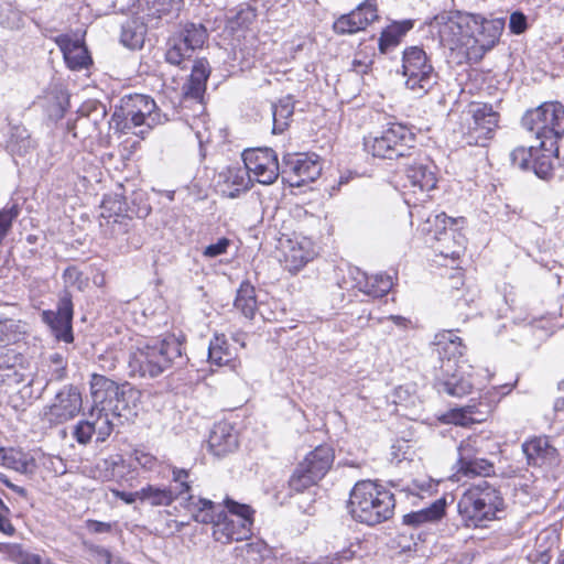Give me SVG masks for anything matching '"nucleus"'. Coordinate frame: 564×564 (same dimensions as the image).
Returning <instances> with one entry per match:
<instances>
[{
	"mask_svg": "<svg viewBox=\"0 0 564 564\" xmlns=\"http://www.w3.org/2000/svg\"><path fill=\"white\" fill-rule=\"evenodd\" d=\"M87 529L93 533H107L111 530V524L97 520H88Z\"/></svg>",
	"mask_w": 564,
	"mask_h": 564,
	"instance_id": "nucleus-64",
	"label": "nucleus"
},
{
	"mask_svg": "<svg viewBox=\"0 0 564 564\" xmlns=\"http://www.w3.org/2000/svg\"><path fill=\"white\" fill-rule=\"evenodd\" d=\"M252 177L246 166H229L217 177V188L223 196L236 198L251 186Z\"/></svg>",
	"mask_w": 564,
	"mask_h": 564,
	"instance_id": "nucleus-20",
	"label": "nucleus"
},
{
	"mask_svg": "<svg viewBox=\"0 0 564 564\" xmlns=\"http://www.w3.org/2000/svg\"><path fill=\"white\" fill-rule=\"evenodd\" d=\"M468 115V142L485 145L498 127L499 115L487 104L471 105Z\"/></svg>",
	"mask_w": 564,
	"mask_h": 564,
	"instance_id": "nucleus-13",
	"label": "nucleus"
},
{
	"mask_svg": "<svg viewBox=\"0 0 564 564\" xmlns=\"http://www.w3.org/2000/svg\"><path fill=\"white\" fill-rule=\"evenodd\" d=\"M432 247L436 252L445 258L457 259L465 249V238L452 228Z\"/></svg>",
	"mask_w": 564,
	"mask_h": 564,
	"instance_id": "nucleus-35",
	"label": "nucleus"
},
{
	"mask_svg": "<svg viewBox=\"0 0 564 564\" xmlns=\"http://www.w3.org/2000/svg\"><path fill=\"white\" fill-rule=\"evenodd\" d=\"M377 19L378 10L375 0H365L355 10L337 19L334 29L339 34H352L365 30Z\"/></svg>",
	"mask_w": 564,
	"mask_h": 564,
	"instance_id": "nucleus-17",
	"label": "nucleus"
},
{
	"mask_svg": "<svg viewBox=\"0 0 564 564\" xmlns=\"http://www.w3.org/2000/svg\"><path fill=\"white\" fill-rule=\"evenodd\" d=\"M236 357V349L232 348L225 335L216 334L209 343L208 359L212 365L225 366Z\"/></svg>",
	"mask_w": 564,
	"mask_h": 564,
	"instance_id": "nucleus-33",
	"label": "nucleus"
},
{
	"mask_svg": "<svg viewBox=\"0 0 564 564\" xmlns=\"http://www.w3.org/2000/svg\"><path fill=\"white\" fill-rule=\"evenodd\" d=\"M208 446L210 452L217 457H224L232 453L238 447V436L231 424L219 422L214 425Z\"/></svg>",
	"mask_w": 564,
	"mask_h": 564,
	"instance_id": "nucleus-24",
	"label": "nucleus"
},
{
	"mask_svg": "<svg viewBox=\"0 0 564 564\" xmlns=\"http://www.w3.org/2000/svg\"><path fill=\"white\" fill-rule=\"evenodd\" d=\"M148 26L134 14L121 26L120 42L128 48H141L144 44Z\"/></svg>",
	"mask_w": 564,
	"mask_h": 564,
	"instance_id": "nucleus-30",
	"label": "nucleus"
},
{
	"mask_svg": "<svg viewBox=\"0 0 564 564\" xmlns=\"http://www.w3.org/2000/svg\"><path fill=\"white\" fill-rule=\"evenodd\" d=\"M464 368H457L452 373H442V389L449 395L464 397L471 391L473 382L465 377Z\"/></svg>",
	"mask_w": 564,
	"mask_h": 564,
	"instance_id": "nucleus-31",
	"label": "nucleus"
},
{
	"mask_svg": "<svg viewBox=\"0 0 564 564\" xmlns=\"http://www.w3.org/2000/svg\"><path fill=\"white\" fill-rule=\"evenodd\" d=\"M175 35L194 52L203 47L208 36L206 28L200 23H186Z\"/></svg>",
	"mask_w": 564,
	"mask_h": 564,
	"instance_id": "nucleus-43",
	"label": "nucleus"
},
{
	"mask_svg": "<svg viewBox=\"0 0 564 564\" xmlns=\"http://www.w3.org/2000/svg\"><path fill=\"white\" fill-rule=\"evenodd\" d=\"M290 166L289 182L292 186H303L308 182L315 181L322 172V165L317 160L310 158H299L286 162Z\"/></svg>",
	"mask_w": 564,
	"mask_h": 564,
	"instance_id": "nucleus-26",
	"label": "nucleus"
},
{
	"mask_svg": "<svg viewBox=\"0 0 564 564\" xmlns=\"http://www.w3.org/2000/svg\"><path fill=\"white\" fill-rule=\"evenodd\" d=\"M529 465L552 466L557 463V449L545 436L533 437L522 445Z\"/></svg>",
	"mask_w": 564,
	"mask_h": 564,
	"instance_id": "nucleus-22",
	"label": "nucleus"
},
{
	"mask_svg": "<svg viewBox=\"0 0 564 564\" xmlns=\"http://www.w3.org/2000/svg\"><path fill=\"white\" fill-rule=\"evenodd\" d=\"M90 392L95 404L116 417L131 420L137 415L140 392L131 387H119L113 380L94 373Z\"/></svg>",
	"mask_w": 564,
	"mask_h": 564,
	"instance_id": "nucleus-5",
	"label": "nucleus"
},
{
	"mask_svg": "<svg viewBox=\"0 0 564 564\" xmlns=\"http://www.w3.org/2000/svg\"><path fill=\"white\" fill-rule=\"evenodd\" d=\"M413 26L412 21L405 20L401 22H394L387 26L379 39V50L381 53H387L390 48L395 47L400 40L408 31Z\"/></svg>",
	"mask_w": 564,
	"mask_h": 564,
	"instance_id": "nucleus-36",
	"label": "nucleus"
},
{
	"mask_svg": "<svg viewBox=\"0 0 564 564\" xmlns=\"http://www.w3.org/2000/svg\"><path fill=\"white\" fill-rule=\"evenodd\" d=\"M140 495L141 502L148 503L151 507H167L175 501L174 494L169 487L148 485L140 489Z\"/></svg>",
	"mask_w": 564,
	"mask_h": 564,
	"instance_id": "nucleus-40",
	"label": "nucleus"
},
{
	"mask_svg": "<svg viewBox=\"0 0 564 564\" xmlns=\"http://www.w3.org/2000/svg\"><path fill=\"white\" fill-rule=\"evenodd\" d=\"M470 22H473V14H448L442 13L436 15L430 23V31L433 36H437L440 43L444 47L454 51L457 48H471L469 35Z\"/></svg>",
	"mask_w": 564,
	"mask_h": 564,
	"instance_id": "nucleus-9",
	"label": "nucleus"
},
{
	"mask_svg": "<svg viewBox=\"0 0 564 564\" xmlns=\"http://www.w3.org/2000/svg\"><path fill=\"white\" fill-rule=\"evenodd\" d=\"M455 473L453 475V479L455 481H460L464 477L473 478L476 476L488 477L495 474L494 464L486 458H476L470 459V464L467 467L462 464H455Z\"/></svg>",
	"mask_w": 564,
	"mask_h": 564,
	"instance_id": "nucleus-34",
	"label": "nucleus"
},
{
	"mask_svg": "<svg viewBox=\"0 0 564 564\" xmlns=\"http://www.w3.org/2000/svg\"><path fill=\"white\" fill-rule=\"evenodd\" d=\"M83 398L79 389L73 384L63 387L52 403L43 409L42 415L52 425L63 424L79 414Z\"/></svg>",
	"mask_w": 564,
	"mask_h": 564,
	"instance_id": "nucleus-11",
	"label": "nucleus"
},
{
	"mask_svg": "<svg viewBox=\"0 0 564 564\" xmlns=\"http://www.w3.org/2000/svg\"><path fill=\"white\" fill-rule=\"evenodd\" d=\"M522 127L532 133L539 148L549 153L558 151L557 141L564 134V106L560 102H544L528 110L521 120Z\"/></svg>",
	"mask_w": 564,
	"mask_h": 564,
	"instance_id": "nucleus-4",
	"label": "nucleus"
},
{
	"mask_svg": "<svg viewBox=\"0 0 564 564\" xmlns=\"http://www.w3.org/2000/svg\"><path fill=\"white\" fill-rule=\"evenodd\" d=\"M42 319L46 323L57 340L72 343L74 340L72 332L73 303L68 296H63L58 301L57 311H44Z\"/></svg>",
	"mask_w": 564,
	"mask_h": 564,
	"instance_id": "nucleus-18",
	"label": "nucleus"
},
{
	"mask_svg": "<svg viewBox=\"0 0 564 564\" xmlns=\"http://www.w3.org/2000/svg\"><path fill=\"white\" fill-rule=\"evenodd\" d=\"M402 69L406 87L420 97L427 94L437 82V75L421 47L411 46L403 52Z\"/></svg>",
	"mask_w": 564,
	"mask_h": 564,
	"instance_id": "nucleus-10",
	"label": "nucleus"
},
{
	"mask_svg": "<svg viewBox=\"0 0 564 564\" xmlns=\"http://www.w3.org/2000/svg\"><path fill=\"white\" fill-rule=\"evenodd\" d=\"M133 458L140 467L149 471L153 470L158 465L156 458L152 454L144 451L135 449L133 453Z\"/></svg>",
	"mask_w": 564,
	"mask_h": 564,
	"instance_id": "nucleus-61",
	"label": "nucleus"
},
{
	"mask_svg": "<svg viewBox=\"0 0 564 564\" xmlns=\"http://www.w3.org/2000/svg\"><path fill=\"white\" fill-rule=\"evenodd\" d=\"M485 444L486 438L480 435H471L463 440L457 447L458 458L456 464L464 463L467 467L470 459L479 458V455L484 453Z\"/></svg>",
	"mask_w": 564,
	"mask_h": 564,
	"instance_id": "nucleus-38",
	"label": "nucleus"
},
{
	"mask_svg": "<svg viewBox=\"0 0 564 564\" xmlns=\"http://www.w3.org/2000/svg\"><path fill=\"white\" fill-rule=\"evenodd\" d=\"M172 481L174 485L169 486V489L174 494V499L182 498L191 490L189 473L184 468H172Z\"/></svg>",
	"mask_w": 564,
	"mask_h": 564,
	"instance_id": "nucleus-50",
	"label": "nucleus"
},
{
	"mask_svg": "<svg viewBox=\"0 0 564 564\" xmlns=\"http://www.w3.org/2000/svg\"><path fill=\"white\" fill-rule=\"evenodd\" d=\"M318 480L319 479L315 477L310 469L300 464L291 476L289 484L292 490L302 492L315 485Z\"/></svg>",
	"mask_w": 564,
	"mask_h": 564,
	"instance_id": "nucleus-49",
	"label": "nucleus"
},
{
	"mask_svg": "<svg viewBox=\"0 0 564 564\" xmlns=\"http://www.w3.org/2000/svg\"><path fill=\"white\" fill-rule=\"evenodd\" d=\"M414 134L402 123H390L378 135L365 140L366 149L377 158L397 160L411 158L414 151Z\"/></svg>",
	"mask_w": 564,
	"mask_h": 564,
	"instance_id": "nucleus-7",
	"label": "nucleus"
},
{
	"mask_svg": "<svg viewBox=\"0 0 564 564\" xmlns=\"http://www.w3.org/2000/svg\"><path fill=\"white\" fill-rule=\"evenodd\" d=\"M434 345L437 347L442 360L441 372L452 373L457 368H464L465 362L460 360L465 352L462 339L453 330H442L434 336Z\"/></svg>",
	"mask_w": 564,
	"mask_h": 564,
	"instance_id": "nucleus-16",
	"label": "nucleus"
},
{
	"mask_svg": "<svg viewBox=\"0 0 564 564\" xmlns=\"http://www.w3.org/2000/svg\"><path fill=\"white\" fill-rule=\"evenodd\" d=\"M435 166L425 156L419 155L408 164L405 174L412 187L420 191H431L436 186Z\"/></svg>",
	"mask_w": 564,
	"mask_h": 564,
	"instance_id": "nucleus-23",
	"label": "nucleus"
},
{
	"mask_svg": "<svg viewBox=\"0 0 564 564\" xmlns=\"http://www.w3.org/2000/svg\"><path fill=\"white\" fill-rule=\"evenodd\" d=\"M184 508L191 513L192 518L196 522L205 524L212 523L214 525L213 529L216 528L218 514L224 511L219 505L212 500L196 498L192 495H188L185 498Z\"/></svg>",
	"mask_w": 564,
	"mask_h": 564,
	"instance_id": "nucleus-25",
	"label": "nucleus"
},
{
	"mask_svg": "<svg viewBox=\"0 0 564 564\" xmlns=\"http://www.w3.org/2000/svg\"><path fill=\"white\" fill-rule=\"evenodd\" d=\"M235 307L247 318H253L257 312L256 290L249 282L241 283L235 300Z\"/></svg>",
	"mask_w": 564,
	"mask_h": 564,
	"instance_id": "nucleus-42",
	"label": "nucleus"
},
{
	"mask_svg": "<svg viewBox=\"0 0 564 564\" xmlns=\"http://www.w3.org/2000/svg\"><path fill=\"white\" fill-rule=\"evenodd\" d=\"M95 434V427L91 419H87L84 421H79L73 432L74 438L82 445H86L91 441L93 435Z\"/></svg>",
	"mask_w": 564,
	"mask_h": 564,
	"instance_id": "nucleus-56",
	"label": "nucleus"
},
{
	"mask_svg": "<svg viewBox=\"0 0 564 564\" xmlns=\"http://www.w3.org/2000/svg\"><path fill=\"white\" fill-rule=\"evenodd\" d=\"M56 43L63 52L64 59L70 69H82L89 65L90 57L83 43L73 41L68 35L58 36Z\"/></svg>",
	"mask_w": 564,
	"mask_h": 564,
	"instance_id": "nucleus-27",
	"label": "nucleus"
},
{
	"mask_svg": "<svg viewBox=\"0 0 564 564\" xmlns=\"http://www.w3.org/2000/svg\"><path fill=\"white\" fill-rule=\"evenodd\" d=\"M334 458V449L328 445H321L307 454L301 464L321 480L330 469Z\"/></svg>",
	"mask_w": 564,
	"mask_h": 564,
	"instance_id": "nucleus-28",
	"label": "nucleus"
},
{
	"mask_svg": "<svg viewBox=\"0 0 564 564\" xmlns=\"http://www.w3.org/2000/svg\"><path fill=\"white\" fill-rule=\"evenodd\" d=\"M193 54L194 51L189 48L182 39L177 37L175 34L170 37L165 53L167 63L180 66L184 61L189 59Z\"/></svg>",
	"mask_w": 564,
	"mask_h": 564,
	"instance_id": "nucleus-45",
	"label": "nucleus"
},
{
	"mask_svg": "<svg viewBox=\"0 0 564 564\" xmlns=\"http://www.w3.org/2000/svg\"><path fill=\"white\" fill-rule=\"evenodd\" d=\"M22 361V356L13 350H7L0 354V373H6L10 368H14Z\"/></svg>",
	"mask_w": 564,
	"mask_h": 564,
	"instance_id": "nucleus-59",
	"label": "nucleus"
},
{
	"mask_svg": "<svg viewBox=\"0 0 564 564\" xmlns=\"http://www.w3.org/2000/svg\"><path fill=\"white\" fill-rule=\"evenodd\" d=\"M0 25L6 29L18 30L23 25V15L10 3H6L0 7Z\"/></svg>",
	"mask_w": 564,
	"mask_h": 564,
	"instance_id": "nucleus-52",
	"label": "nucleus"
},
{
	"mask_svg": "<svg viewBox=\"0 0 564 564\" xmlns=\"http://www.w3.org/2000/svg\"><path fill=\"white\" fill-rule=\"evenodd\" d=\"M109 415L110 414L108 412L102 411V408L99 404H95L90 411L89 419L93 421L97 442H105L112 433L113 423Z\"/></svg>",
	"mask_w": 564,
	"mask_h": 564,
	"instance_id": "nucleus-44",
	"label": "nucleus"
},
{
	"mask_svg": "<svg viewBox=\"0 0 564 564\" xmlns=\"http://www.w3.org/2000/svg\"><path fill=\"white\" fill-rule=\"evenodd\" d=\"M556 154L557 152L549 153L545 150H538L531 167L539 177L546 178L550 175L552 170L551 156Z\"/></svg>",
	"mask_w": 564,
	"mask_h": 564,
	"instance_id": "nucleus-54",
	"label": "nucleus"
},
{
	"mask_svg": "<svg viewBox=\"0 0 564 564\" xmlns=\"http://www.w3.org/2000/svg\"><path fill=\"white\" fill-rule=\"evenodd\" d=\"M182 7V0H137L133 14L148 28H156L177 18Z\"/></svg>",
	"mask_w": 564,
	"mask_h": 564,
	"instance_id": "nucleus-14",
	"label": "nucleus"
},
{
	"mask_svg": "<svg viewBox=\"0 0 564 564\" xmlns=\"http://www.w3.org/2000/svg\"><path fill=\"white\" fill-rule=\"evenodd\" d=\"M456 220L446 216L445 213L429 215L422 224V232L426 234L438 242L445 234L452 229Z\"/></svg>",
	"mask_w": 564,
	"mask_h": 564,
	"instance_id": "nucleus-37",
	"label": "nucleus"
},
{
	"mask_svg": "<svg viewBox=\"0 0 564 564\" xmlns=\"http://www.w3.org/2000/svg\"><path fill=\"white\" fill-rule=\"evenodd\" d=\"M230 246V240L228 238H220L217 242L207 246L203 250V256L205 258H216L227 252Z\"/></svg>",
	"mask_w": 564,
	"mask_h": 564,
	"instance_id": "nucleus-60",
	"label": "nucleus"
},
{
	"mask_svg": "<svg viewBox=\"0 0 564 564\" xmlns=\"http://www.w3.org/2000/svg\"><path fill=\"white\" fill-rule=\"evenodd\" d=\"M539 143L536 145L527 147H518L510 153V159L512 165L527 170L532 166L534 155L538 153Z\"/></svg>",
	"mask_w": 564,
	"mask_h": 564,
	"instance_id": "nucleus-51",
	"label": "nucleus"
},
{
	"mask_svg": "<svg viewBox=\"0 0 564 564\" xmlns=\"http://www.w3.org/2000/svg\"><path fill=\"white\" fill-rule=\"evenodd\" d=\"M242 160L248 173L260 184H272L279 176L278 156L272 149L246 150Z\"/></svg>",
	"mask_w": 564,
	"mask_h": 564,
	"instance_id": "nucleus-12",
	"label": "nucleus"
},
{
	"mask_svg": "<svg viewBox=\"0 0 564 564\" xmlns=\"http://www.w3.org/2000/svg\"><path fill=\"white\" fill-rule=\"evenodd\" d=\"M503 30V22L499 19L488 20L473 14L469 35H471V48L478 46L482 53L491 50L499 40Z\"/></svg>",
	"mask_w": 564,
	"mask_h": 564,
	"instance_id": "nucleus-19",
	"label": "nucleus"
},
{
	"mask_svg": "<svg viewBox=\"0 0 564 564\" xmlns=\"http://www.w3.org/2000/svg\"><path fill=\"white\" fill-rule=\"evenodd\" d=\"M113 116L122 120L123 129L141 138L167 120L154 99L141 94L123 96Z\"/></svg>",
	"mask_w": 564,
	"mask_h": 564,
	"instance_id": "nucleus-6",
	"label": "nucleus"
},
{
	"mask_svg": "<svg viewBox=\"0 0 564 564\" xmlns=\"http://www.w3.org/2000/svg\"><path fill=\"white\" fill-rule=\"evenodd\" d=\"M224 505L230 516L224 511L218 514L216 528L213 530L215 540L221 543H229L231 541L249 539L253 524V510L251 507L239 503L230 498H226Z\"/></svg>",
	"mask_w": 564,
	"mask_h": 564,
	"instance_id": "nucleus-8",
	"label": "nucleus"
},
{
	"mask_svg": "<svg viewBox=\"0 0 564 564\" xmlns=\"http://www.w3.org/2000/svg\"><path fill=\"white\" fill-rule=\"evenodd\" d=\"M106 226V234L113 238H118L120 235H124L128 232L129 219L126 217H121V219L117 217L113 220L108 219Z\"/></svg>",
	"mask_w": 564,
	"mask_h": 564,
	"instance_id": "nucleus-57",
	"label": "nucleus"
},
{
	"mask_svg": "<svg viewBox=\"0 0 564 564\" xmlns=\"http://www.w3.org/2000/svg\"><path fill=\"white\" fill-rule=\"evenodd\" d=\"M8 553L18 564H53L48 558L29 553L18 544L10 545Z\"/></svg>",
	"mask_w": 564,
	"mask_h": 564,
	"instance_id": "nucleus-53",
	"label": "nucleus"
},
{
	"mask_svg": "<svg viewBox=\"0 0 564 564\" xmlns=\"http://www.w3.org/2000/svg\"><path fill=\"white\" fill-rule=\"evenodd\" d=\"M294 112V102L291 97H285L272 105L273 129L274 134L282 133L289 127V120Z\"/></svg>",
	"mask_w": 564,
	"mask_h": 564,
	"instance_id": "nucleus-41",
	"label": "nucleus"
},
{
	"mask_svg": "<svg viewBox=\"0 0 564 564\" xmlns=\"http://www.w3.org/2000/svg\"><path fill=\"white\" fill-rule=\"evenodd\" d=\"M527 17L522 12L516 11L511 13L509 20V29L512 33L521 34L527 30Z\"/></svg>",
	"mask_w": 564,
	"mask_h": 564,
	"instance_id": "nucleus-62",
	"label": "nucleus"
},
{
	"mask_svg": "<svg viewBox=\"0 0 564 564\" xmlns=\"http://www.w3.org/2000/svg\"><path fill=\"white\" fill-rule=\"evenodd\" d=\"M476 414H478L476 406L467 405L465 408L451 410L447 413L446 419L448 423L460 426H468L484 420L482 417H477Z\"/></svg>",
	"mask_w": 564,
	"mask_h": 564,
	"instance_id": "nucleus-48",
	"label": "nucleus"
},
{
	"mask_svg": "<svg viewBox=\"0 0 564 564\" xmlns=\"http://www.w3.org/2000/svg\"><path fill=\"white\" fill-rule=\"evenodd\" d=\"M395 508L393 494L372 480L358 481L350 491L348 509L351 517L367 525L392 518Z\"/></svg>",
	"mask_w": 564,
	"mask_h": 564,
	"instance_id": "nucleus-2",
	"label": "nucleus"
},
{
	"mask_svg": "<svg viewBox=\"0 0 564 564\" xmlns=\"http://www.w3.org/2000/svg\"><path fill=\"white\" fill-rule=\"evenodd\" d=\"M500 491L489 481L480 479L473 484L458 501V511L468 527H484L503 509Z\"/></svg>",
	"mask_w": 564,
	"mask_h": 564,
	"instance_id": "nucleus-3",
	"label": "nucleus"
},
{
	"mask_svg": "<svg viewBox=\"0 0 564 564\" xmlns=\"http://www.w3.org/2000/svg\"><path fill=\"white\" fill-rule=\"evenodd\" d=\"M445 513V501L437 500L429 508L403 516V523L413 528L438 521Z\"/></svg>",
	"mask_w": 564,
	"mask_h": 564,
	"instance_id": "nucleus-32",
	"label": "nucleus"
},
{
	"mask_svg": "<svg viewBox=\"0 0 564 564\" xmlns=\"http://www.w3.org/2000/svg\"><path fill=\"white\" fill-rule=\"evenodd\" d=\"M285 268L299 271L315 257V245L310 237L294 234L280 241Z\"/></svg>",
	"mask_w": 564,
	"mask_h": 564,
	"instance_id": "nucleus-15",
	"label": "nucleus"
},
{
	"mask_svg": "<svg viewBox=\"0 0 564 564\" xmlns=\"http://www.w3.org/2000/svg\"><path fill=\"white\" fill-rule=\"evenodd\" d=\"M28 333V324L13 318L0 321V344L12 345L22 340Z\"/></svg>",
	"mask_w": 564,
	"mask_h": 564,
	"instance_id": "nucleus-39",
	"label": "nucleus"
},
{
	"mask_svg": "<svg viewBox=\"0 0 564 564\" xmlns=\"http://www.w3.org/2000/svg\"><path fill=\"white\" fill-rule=\"evenodd\" d=\"M128 471L129 466L121 454L99 458L87 467L88 476L100 481H121Z\"/></svg>",
	"mask_w": 564,
	"mask_h": 564,
	"instance_id": "nucleus-21",
	"label": "nucleus"
},
{
	"mask_svg": "<svg viewBox=\"0 0 564 564\" xmlns=\"http://www.w3.org/2000/svg\"><path fill=\"white\" fill-rule=\"evenodd\" d=\"M0 378L9 386L20 384L25 381L24 373L21 372L17 367L10 368L6 373H0Z\"/></svg>",
	"mask_w": 564,
	"mask_h": 564,
	"instance_id": "nucleus-63",
	"label": "nucleus"
},
{
	"mask_svg": "<svg viewBox=\"0 0 564 564\" xmlns=\"http://www.w3.org/2000/svg\"><path fill=\"white\" fill-rule=\"evenodd\" d=\"M182 343L174 335L138 341L129 357L133 375L155 378L173 365L183 362Z\"/></svg>",
	"mask_w": 564,
	"mask_h": 564,
	"instance_id": "nucleus-1",
	"label": "nucleus"
},
{
	"mask_svg": "<svg viewBox=\"0 0 564 564\" xmlns=\"http://www.w3.org/2000/svg\"><path fill=\"white\" fill-rule=\"evenodd\" d=\"M0 458L2 459V464L4 466L14 469L21 474L29 473L31 466L33 465V459L29 458L28 455L20 451L0 449Z\"/></svg>",
	"mask_w": 564,
	"mask_h": 564,
	"instance_id": "nucleus-47",
	"label": "nucleus"
},
{
	"mask_svg": "<svg viewBox=\"0 0 564 564\" xmlns=\"http://www.w3.org/2000/svg\"><path fill=\"white\" fill-rule=\"evenodd\" d=\"M10 147L13 152L20 154L26 153L33 147L25 129L15 128V132L11 135Z\"/></svg>",
	"mask_w": 564,
	"mask_h": 564,
	"instance_id": "nucleus-55",
	"label": "nucleus"
},
{
	"mask_svg": "<svg viewBox=\"0 0 564 564\" xmlns=\"http://www.w3.org/2000/svg\"><path fill=\"white\" fill-rule=\"evenodd\" d=\"M67 360L59 352H53L42 364V369L36 377L29 381V384L39 382L40 380L45 381V386L51 381H61L66 377Z\"/></svg>",
	"mask_w": 564,
	"mask_h": 564,
	"instance_id": "nucleus-29",
	"label": "nucleus"
},
{
	"mask_svg": "<svg viewBox=\"0 0 564 564\" xmlns=\"http://www.w3.org/2000/svg\"><path fill=\"white\" fill-rule=\"evenodd\" d=\"M392 278L384 273H379L366 278L364 286L360 290L373 297L384 296L392 289Z\"/></svg>",
	"mask_w": 564,
	"mask_h": 564,
	"instance_id": "nucleus-46",
	"label": "nucleus"
},
{
	"mask_svg": "<svg viewBox=\"0 0 564 564\" xmlns=\"http://www.w3.org/2000/svg\"><path fill=\"white\" fill-rule=\"evenodd\" d=\"M210 74V69L206 59H198L195 62L192 68L191 78L193 82H197L198 86L200 83L206 85V80Z\"/></svg>",
	"mask_w": 564,
	"mask_h": 564,
	"instance_id": "nucleus-58",
	"label": "nucleus"
}]
</instances>
